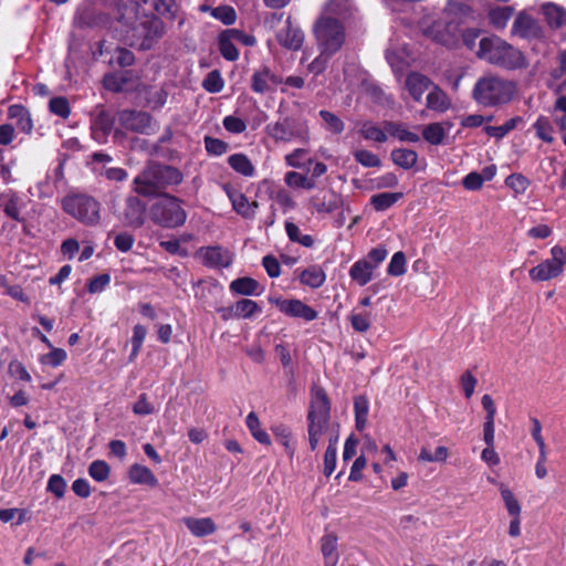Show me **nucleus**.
Returning a JSON list of instances; mask_svg holds the SVG:
<instances>
[{
	"instance_id": "f257e3e1",
	"label": "nucleus",
	"mask_w": 566,
	"mask_h": 566,
	"mask_svg": "<svg viewBox=\"0 0 566 566\" xmlns=\"http://www.w3.org/2000/svg\"><path fill=\"white\" fill-rule=\"evenodd\" d=\"M476 56L490 64L518 70L527 66L525 55L512 44L496 35L482 38L479 42Z\"/></svg>"
},
{
	"instance_id": "f03ea898",
	"label": "nucleus",
	"mask_w": 566,
	"mask_h": 566,
	"mask_svg": "<svg viewBox=\"0 0 566 566\" xmlns=\"http://www.w3.org/2000/svg\"><path fill=\"white\" fill-rule=\"evenodd\" d=\"M182 178L175 167L150 163L135 177V191L145 197L156 196L168 186L179 185Z\"/></svg>"
},
{
	"instance_id": "7ed1b4c3",
	"label": "nucleus",
	"mask_w": 566,
	"mask_h": 566,
	"mask_svg": "<svg viewBox=\"0 0 566 566\" xmlns=\"http://www.w3.org/2000/svg\"><path fill=\"white\" fill-rule=\"evenodd\" d=\"M331 427V403L323 388L313 389V397L307 412V436L310 449L315 451L321 439Z\"/></svg>"
},
{
	"instance_id": "20e7f679",
	"label": "nucleus",
	"mask_w": 566,
	"mask_h": 566,
	"mask_svg": "<svg viewBox=\"0 0 566 566\" xmlns=\"http://www.w3.org/2000/svg\"><path fill=\"white\" fill-rule=\"evenodd\" d=\"M515 93L513 82L500 76L489 75L480 77L473 90V99L485 107H493L509 103Z\"/></svg>"
},
{
	"instance_id": "39448f33",
	"label": "nucleus",
	"mask_w": 566,
	"mask_h": 566,
	"mask_svg": "<svg viewBox=\"0 0 566 566\" xmlns=\"http://www.w3.org/2000/svg\"><path fill=\"white\" fill-rule=\"evenodd\" d=\"M313 34L318 51L324 54H336L346 41L343 23L331 15H319L313 25Z\"/></svg>"
},
{
	"instance_id": "423d86ee",
	"label": "nucleus",
	"mask_w": 566,
	"mask_h": 566,
	"mask_svg": "<svg viewBox=\"0 0 566 566\" xmlns=\"http://www.w3.org/2000/svg\"><path fill=\"white\" fill-rule=\"evenodd\" d=\"M62 210L86 227L101 222V202L86 193H69L61 201Z\"/></svg>"
},
{
	"instance_id": "0eeeda50",
	"label": "nucleus",
	"mask_w": 566,
	"mask_h": 566,
	"mask_svg": "<svg viewBox=\"0 0 566 566\" xmlns=\"http://www.w3.org/2000/svg\"><path fill=\"white\" fill-rule=\"evenodd\" d=\"M149 216L154 223L168 229L181 227L187 220L182 201L168 193H164L151 205Z\"/></svg>"
},
{
	"instance_id": "6e6552de",
	"label": "nucleus",
	"mask_w": 566,
	"mask_h": 566,
	"mask_svg": "<svg viewBox=\"0 0 566 566\" xmlns=\"http://www.w3.org/2000/svg\"><path fill=\"white\" fill-rule=\"evenodd\" d=\"M266 135L275 143H290L297 140L308 143L310 128L305 120L285 117L281 120L270 123L265 126Z\"/></svg>"
},
{
	"instance_id": "1a4fd4ad",
	"label": "nucleus",
	"mask_w": 566,
	"mask_h": 566,
	"mask_svg": "<svg viewBox=\"0 0 566 566\" xmlns=\"http://www.w3.org/2000/svg\"><path fill=\"white\" fill-rule=\"evenodd\" d=\"M552 258L544 260L528 272L532 281L544 282L559 276L564 270L565 252L559 245L551 249Z\"/></svg>"
},
{
	"instance_id": "9d476101",
	"label": "nucleus",
	"mask_w": 566,
	"mask_h": 566,
	"mask_svg": "<svg viewBox=\"0 0 566 566\" xmlns=\"http://www.w3.org/2000/svg\"><path fill=\"white\" fill-rule=\"evenodd\" d=\"M119 124L132 132L150 135L158 128L157 123L146 112L124 109L118 114Z\"/></svg>"
},
{
	"instance_id": "9b49d317",
	"label": "nucleus",
	"mask_w": 566,
	"mask_h": 566,
	"mask_svg": "<svg viewBox=\"0 0 566 566\" xmlns=\"http://www.w3.org/2000/svg\"><path fill=\"white\" fill-rule=\"evenodd\" d=\"M117 218L125 227L138 229L144 226L146 220V203L138 197L129 196L125 199Z\"/></svg>"
},
{
	"instance_id": "f8f14e48",
	"label": "nucleus",
	"mask_w": 566,
	"mask_h": 566,
	"mask_svg": "<svg viewBox=\"0 0 566 566\" xmlns=\"http://www.w3.org/2000/svg\"><path fill=\"white\" fill-rule=\"evenodd\" d=\"M269 302L275 304L282 313L291 317L303 318L306 322H311L317 317V312L300 300L270 297Z\"/></svg>"
},
{
	"instance_id": "ddd939ff",
	"label": "nucleus",
	"mask_w": 566,
	"mask_h": 566,
	"mask_svg": "<svg viewBox=\"0 0 566 566\" xmlns=\"http://www.w3.org/2000/svg\"><path fill=\"white\" fill-rule=\"evenodd\" d=\"M0 207L8 218L18 222H24L22 210L27 207V201L17 191L8 189L1 192Z\"/></svg>"
},
{
	"instance_id": "4468645a",
	"label": "nucleus",
	"mask_w": 566,
	"mask_h": 566,
	"mask_svg": "<svg viewBox=\"0 0 566 566\" xmlns=\"http://www.w3.org/2000/svg\"><path fill=\"white\" fill-rule=\"evenodd\" d=\"M134 36L143 39L142 48L148 49L155 39L165 33V25L158 18H146L134 28Z\"/></svg>"
},
{
	"instance_id": "2eb2a0df",
	"label": "nucleus",
	"mask_w": 566,
	"mask_h": 566,
	"mask_svg": "<svg viewBox=\"0 0 566 566\" xmlns=\"http://www.w3.org/2000/svg\"><path fill=\"white\" fill-rule=\"evenodd\" d=\"M198 253L202 263L209 268H228L233 260L232 253L219 245L201 248Z\"/></svg>"
},
{
	"instance_id": "dca6fc26",
	"label": "nucleus",
	"mask_w": 566,
	"mask_h": 566,
	"mask_svg": "<svg viewBox=\"0 0 566 566\" xmlns=\"http://www.w3.org/2000/svg\"><path fill=\"white\" fill-rule=\"evenodd\" d=\"M512 33L523 39H538L542 36L539 23L530 14L520 12L512 25Z\"/></svg>"
},
{
	"instance_id": "f3484780",
	"label": "nucleus",
	"mask_w": 566,
	"mask_h": 566,
	"mask_svg": "<svg viewBox=\"0 0 566 566\" xmlns=\"http://www.w3.org/2000/svg\"><path fill=\"white\" fill-rule=\"evenodd\" d=\"M281 80L268 66L254 71L251 76V88L256 94L274 92Z\"/></svg>"
},
{
	"instance_id": "a211bd4d",
	"label": "nucleus",
	"mask_w": 566,
	"mask_h": 566,
	"mask_svg": "<svg viewBox=\"0 0 566 566\" xmlns=\"http://www.w3.org/2000/svg\"><path fill=\"white\" fill-rule=\"evenodd\" d=\"M277 41L285 49L297 51L304 43V33L298 27L292 24L291 18H287L286 27L277 33Z\"/></svg>"
},
{
	"instance_id": "6ab92c4d",
	"label": "nucleus",
	"mask_w": 566,
	"mask_h": 566,
	"mask_svg": "<svg viewBox=\"0 0 566 566\" xmlns=\"http://www.w3.org/2000/svg\"><path fill=\"white\" fill-rule=\"evenodd\" d=\"M229 289L233 294L247 296L261 295L264 290L262 286H260L256 280L249 276L233 280L230 283Z\"/></svg>"
},
{
	"instance_id": "aec40b11",
	"label": "nucleus",
	"mask_w": 566,
	"mask_h": 566,
	"mask_svg": "<svg viewBox=\"0 0 566 566\" xmlns=\"http://www.w3.org/2000/svg\"><path fill=\"white\" fill-rule=\"evenodd\" d=\"M374 271L375 265L367 259H361L352 265L349 276L358 285L365 286L373 280Z\"/></svg>"
},
{
	"instance_id": "412c9836",
	"label": "nucleus",
	"mask_w": 566,
	"mask_h": 566,
	"mask_svg": "<svg viewBox=\"0 0 566 566\" xmlns=\"http://www.w3.org/2000/svg\"><path fill=\"white\" fill-rule=\"evenodd\" d=\"M229 199L231 200L233 209L244 218H253L258 203L249 202L248 198L237 190L227 189Z\"/></svg>"
},
{
	"instance_id": "4be33fe9",
	"label": "nucleus",
	"mask_w": 566,
	"mask_h": 566,
	"mask_svg": "<svg viewBox=\"0 0 566 566\" xmlns=\"http://www.w3.org/2000/svg\"><path fill=\"white\" fill-rule=\"evenodd\" d=\"M184 523L190 533L197 537H203L217 531V526L211 517H186Z\"/></svg>"
},
{
	"instance_id": "5701e85b",
	"label": "nucleus",
	"mask_w": 566,
	"mask_h": 566,
	"mask_svg": "<svg viewBox=\"0 0 566 566\" xmlns=\"http://www.w3.org/2000/svg\"><path fill=\"white\" fill-rule=\"evenodd\" d=\"M337 539L334 533H326L321 539V552L325 566H336L338 563Z\"/></svg>"
},
{
	"instance_id": "b1692460",
	"label": "nucleus",
	"mask_w": 566,
	"mask_h": 566,
	"mask_svg": "<svg viewBox=\"0 0 566 566\" xmlns=\"http://www.w3.org/2000/svg\"><path fill=\"white\" fill-rule=\"evenodd\" d=\"M542 12L552 29H560L566 25V9L563 7L552 2L544 3Z\"/></svg>"
},
{
	"instance_id": "393cba45",
	"label": "nucleus",
	"mask_w": 566,
	"mask_h": 566,
	"mask_svg": "<svg viewBox=\"0 0 566 566\" xmlns=\"http://www.w3.org/2000/svg\"><path fill=\"white\" fill-rule=\"evenodd\" d=\"M312 205L317 212L331 213L340 207L342 198L335 191H328L323 196L313 197Z\"/></svg>"
},
{
	"instance_id": "a878e982",
	"label": "nucleus",
	"mask_w": 566,
	"mask_h": 566,
	"mask_svg": "<svg viewBox=\"0 0 566 566\" xmlns=\"http://www.w3.org/2000/svg\"><path fill=\"white\" fill-rule=\"evenodd\" d=\"M384 128L388 135L397 138L399 142L418 143L420 137L417 133L410 132L406 125L397 122H384Z\"/></svg>"
},
{
	"instance_id": "bb28decb",
	"label": "nucleus",
	"mask_w": 566,
	"mask_h": 566,
	"mask_svg": "<svg viewBox=\"0 0 566 566\" xmlns=\"http://www.w3.org/2000/svg\"><path fill=\"white\" fill-rule=\"evenodd\" d=\"M353 6L349 0H329L321 15H331L338 21L346 20L352 15Z\"/></svg>"
},
{
	"instance_id": "cd10ccee",
	"label": "nucleus",
	"mask_w": 566,
	"mask_h": 566,
	"mask_svg": "<svg viewBox=\"0 0 566 566\" xmlns=\"http://www.w3.org/2000/svg\"><path fill=\"white\" fill-rule=\"evenodd\" d=\"M129 480L135 484H146L155 488L158 485V480L155 474L145 465L133 464L128 472Z\"/></svg>"
},
{
	"instance_id": "c85d7f7f",
	"label": "nucleus",
	"mask_w": 566,
	"mask_h": 566,
	"mask_svg": "<svg viewBox=\"0 0 566 566\" xmlns=\"http://www.w3.org/2000/svg\"><path fill=\"white\" fill-rule=\"evenodd\" d=\"M429 85V78L419 73H410L406 80L407 90L417 102L421 99Z\"/></svg>"
},
{
	"instance_id": "c756f323",
	"label": "nucleus",
	"mask_w": 566,
	"mask_h": 566,
	"mask_svg": "<svg viewBox=\"0 0 566 566\" xmlns=\"http://www.w3.org/2000/svg\"><path fill=\"white\" fill-rule=\"evenodd\" d=\"M8 115L10 118L17 120L18 128L25 133L30 134L33 129V123L30 116L29 111L22 105H11L8 109Z\"/></svg>"
},
{
	"instance_id": "7c9ffc66",
	"label": "nucleus",
	"mask_w": 566,
	"mask_h": 566,
	"mask_svg": "<svg viewBox=\"0 0 566 566\" xmlns=\"http://www.w3.org/2000/svg\"><path fill=\"white\" fill-rule=\"evenodd\" d=\"M74 20L81 28L95 27L104 21V15L97 13L94 8L86 6L77 10Z\"/></svg>"
},
{
	"instance_id": "2f4dec72",
	"label": "nucleus",
	"mask_w": 566,
	"mask_h": 566,
	"mask_svg": "<svg viewBox=\"0 0 566 566\" xmlns=\"http://www.w3.org/2000/svg\"><path fill=\"white\" fill-rule=\"evenodd\" d=\"M325 280L326 274L318 265H311L300 274L301 283L313 289L322 286Z\"/></svg>"
},
{
	"instance_id": "473e14b6",
	"label": "nucleus",
	"mask_w": 566,
	"mask_h": 566,
	"mask_svg": "<svg viewBox=\"0 0 566 566\" xmlns=\"http://www.w3.org/2000/svg\"><path fill=\"white\" fill-rule=\"evenodd\" d=\"M228 164L235 172L244 177H252L254 175V166L244 154L238 153L229 156Z\"/></svg>"
},
{
	"instance_id": "72a5a7b5",
	"label": "nucleus",
	"mask_w": 566,
	"mask_h": 566,
	"mask_svg": "<svg viewBox=\"0 0 566 566\" xmlns=\"http://www.w3.org/2000/svg\"><path fill=\"white\" fill-rule=\"evenodd\" d=\"M390 157L394 164L402 169H411L418 160V154L415 150L407 148L394 149Z\"/></svg>"
},
{
	"instance_id": "f704fd0d",
	"label": "nucleus",
	"mask_w": 566,
	"mask_h": 566,
	"mask_svg": "<svg viewBox=\"0 0 566 566\" xmlns=\"http://www.w3.org/2000/svg\"><path fill=\"white\" fill-rule=\"evenodd\" d=\"M401 198V192H381L371 196L369 202L376 211H386Z\"/></svg>"
},
{
	"instance_id": "c9c22d12",
	"label": "nucleus",
	"mask_w": 566,
	"mask_h": 566,
	"mask_svg": "<svg viewBox=\"0 0 566 566\" xmlns=\"http://www.w3.org/2000/svg\"><path fill=\"white\" fill-rule=\"evenodd\" d=\"M427 107L429 109L443 113L449 109L450 101L442 90L433 87V90L427 95Z\"/></svg>"
},
{
	"instance_id": "e433bc0d",
	"label": "nucleus",
	"mask_w": 566,
	"mask_h": 566,
	"mask_svg": "<svg viewBox=\"0 0 566 566\" xmlns=\"http://www.w3.org/2000/svg\"><path fill=\"white\" fill-rule=\"evenodd\" d=\"M284 182L293 189L312 190L316 187V181L313 178L296 171H287L284 176Z\"/></svg>"
},
{
	"instance_id": "4c0bfd02",
	"label": "nucleus",
	"mask_w": 566,
	"mask_h": 566,
	"mask_svg": "<svg viewBox=\"0 0 566 566\" xmlns=\"http://www.w3.org/2000/svg\"><path fill=\"white\" fill-rule=\"evenodd\" d=\"M354 411L356 429L361 431L365 429L367 423V417L369 412V401L366 396H357L354 399Z\"/></svg>"
},
{
	"instance_id": "58836bf2",
	"label": "nucleus",
	"mask_w": 566,
	"mask_h": 566,
	"mask_svg": "<svg viewBox=\"0 0 566 566\" xmlns=\"http://www.w3.org/2000/svg\"><path fill=\"white\" fill-rule=\"evenodd\" d=\"M247 427L249 428L252 437L260 443L271 444L270 436L261 428L260 420L254 412H250L245 419Z\"/></svg>"
},
{
	"instance_id": "ea45409f",
	"label": "nucleus",
	"mask_w": 566,
	"mask_h": 566,
	"mask_svg": "<svg viewBox=\"0 0 566 566\" xmlns=\"http://www.w3.org/2000/svg\"><path fill=\"white\" fill-rule=\"evenodd\" d=\"M360 134L366 140L376 143H385L387 140V132L373 122H364L360 126Z\"/></svg>"
},
{
	"instance_id": "a19ab883",
	"label": "nucleus",
	"mask_w": 566,
	"mask_h": 566,
	"mask_svg": "<svg viewBox=\"0 0 566 566\" xmlns=\"http://www.w3.org/2000/svg\"><path fill=\"white\" fill-rule=\"evenodd\" d=\"M512 7H497L489 12L490 23L495 29H504L513 14Z\"/></svg>"
},
{
	"instance_id": "79ce46f5",
	"label": "nucleus",
	"mask_w": 566,
	"mask_h": 566,
	"mask_svg": "<svg viewBox=\"0 0 566 566\" xmlns=\"http://www.w3.org/2000/svg\"><path fill=\"white\" fill-rule=\"evenodd\" d=\"M259 304L250 298H242L234 303V313L237 318H251L254 314L260 313Z\"/></svg>"
},
{
	"instance_id": "37998d69",
	"label": "nucleus",
	"mask_w": 566,
	"mask_h": 566,
	"mask_svg": "<svg viewBox=\"0 0 566 566\" xmlns=\"http://www.w3.org/2000/svg\"><path fill=\"white\" fill-rule=\"evenodd\" d=\"M234 40L224 31L219 38V50L221 55L228 61H235L239 57V51L234 45Z\"/></svg>"
},
{
	"instance_id": "c03bdc74",
	"label": "nucleus",
	"mask_w": 566,
	"mask_h": 566,
	"mask_svg": "<svg viewBox=\"0 0 566 566\" xmlns=\"http://www.w3.org/2000/svg\"><path fill=\"white\" fill-rule=\"evenodd\" d=\"M349 322L355 332L365 333L370 328L371 314L369 312H357L354 310L349 315Z\"/></svg>"
},
{
	"instance_id": "a18cd8bd",
	"label": "nucleus",
	"mask_w": 566,
	"mask_h": 566,
	"mask_svg": "<svg viewBox=\"0 0 566 566\" xmlns=\"http://www.w3.org/2000/svg\"><path fill=\"white\" fill-rule=\"evenodd\" d=\"M422 135L431 145H440L446 137V130L440 123H432L423 128Z\"/></svg>"
},
{
	"instance_id": "49530a36",
	"label": "nucleus",
	"mask_w": 566,
	"mask_h": 566,
	"mask_svg": "<svg viewBox=\"0 0 566 566\" xmlns=\"http://www.w3.org/2000/svg\"><path fill=\"white\" fill-rule=\"evenodd\" d=\"M500 492H501L502 500L504 502V505H505L509 514L512 517H516V515H521L522 509H521L518 501L514 496L513 492L509 488H506L504 484L500 485Z\"/></svg>"
},
{
	"instance_id": "de8ad7c7",
	"label": "nucleus",
	"mask_w": 566,
	"mask_h": 566,
	"mask_svg": "<svg viewBox=\"0 0 566 566\" xmlns=\"http://www.w3.org/2000/svg\"><path fill=\"white\" fill-rule=\"evenodd\" d=\"M536 136L546 143H553V126L545 116H539L533 125Z\"/></svg>"
},
{
	"instance_id": "09e8293b",
	"label": "nucleus",
	"mask_w": 566,
	"mask_h": 566,
	"mask_svg": "<svg viewBox=\"0 0 566 566\" xmlns=\"http://www.w3.org/2000/svg\"><path fill=\"white\" fill-rule=\"evenodd\" d=\"M319 117L322 118L325 128L334 134H340L345 128L344 122L334 113L322 109L319 112Z\"/></svg>"
},
{
	"instance_id": "8fccbe9b",
	"label": "nucleus",
	"mask_w": 566,
	"mask_h": 566,
	"mask_svg": "<svg viewBox=\"0 0 566 566\" xmlns=\"http://www.w3.org/2000/svg\"><path fill=\"white\" fill-rule=\"evenodd\" d=\"M49 109L52 114L61 118H67L71 114L70 103L66 97L56 96L50 99Z\"/></svg>"
},
{
	"instance_id": "3c124183",
	"label": "nucleus",
	"mask_w": 566,
	"mask_h": 566,
	"mask_svg": "<svg viewBox=\"0 0 566 566\" xmlns=\"http://www.w3.org/2000/svg\"><path fill=\"white\" fill-rule=\"evenodd\" d=\"M223 86L224 81L218 70L209 72L202 82V87L209 93H219Z\"/></svg>"
},
{
	"instance_id": "603ef678",
	"label": "nucleus",
	"mask_w": 566,
	"mask_h": 566,
	"mask_svg": "<svg viewBox=\"0 0 566 566\" xmlns=\"http://www.w3.org/2000/svg\"><path fill=\"white\" fill-rule=\"evenodd\" d=\"M355 160L364 167L377 168L381 166V160L374 153L366 149H358L353 153Z\"/></svg>"
},
{
	"instance_id": "864d4df0",
	"label": "nucleus",
	"mask_w": 566,
	"mask_h": 566,
	"mask_svg": "<svg viewBox=\"0 0 566 566\" xmlns=\"http://www.w3.org/2000/svg\"><path fill=\"white\" fill-rule=\"evenodd\" d=\"M109 465L103 460H95L88 467V474L97 482H104L109 476Z\"/></svg>"
},
{
	"instance_id": "5fc2aeb1",
	"label": "nucleus",
	"mask_w": 566,
	"mask_h": 566,
	"mask_svg": "<svg viewBox=\"0 0 566 566\" xmlns=\"http://www.w3.org/2000/svg\"><path fill=\"white\" fill-rule=\"evenodd\" d=\"M520 120L521 119L518 117H514V118L509 119L505 124H503L501 126H486L484 128V132L491 137L501 139L505 135H507L511 130H513Z\"/></svg>"
},
{
	"instance_id": "6e6d98bb",
	"label": "nucleus",
	"mask_w": 566,
	"mask_h": 566,
	"mask_svg": "<svg viewBox=\"0 0 566 566\" xmlns=\"http://www.w3.org/2000/svg\"><path fill=\"white\" fill-rule=\"evenodd\" d=\"M274 433L280 443L284 447L286 453L292 458L295 452L294 444L292 442V433L289 428L284 426L276 427Z\"/></svg>"
},
{
	"instance_id": "4d7b16f0",
	"label": "nucleus",
	"mask_w": 566,
	"mask_h": 566,
	"mask_svg": "<svg viewBox=\"0 0 566 566\" xmlns=\"http://www.w3.org/2000/svg\"><path fill=\"white\" fill-rule=\"evenodd\" d=\"M388 274L392 276H400L406 273V255L403 252H396L387 268Z\"/></svg>"
},
{
	"instance_id": "13d9d810",
	"label": "nucleus",
	"mask_w": 566,
	"mask_h": 566,
	"mask_svg": "<svg viewBox=\"0 0 566 566\" xmlns=\"http://www.w3.org/2000/svg\"><path fill=\"white\" fill-rule=\"evenodd\" d=\"M203 142L207 153L212 156H221L228 151L229 145L219 138L206 136Z\"/></svg>"
},
{
	"instance_id": "bf43d9fd",
	"label": "nucleus",
	"mask_w": 566,
	"mask_h": 566,
	"mask_svg": "<svg viewBox=\"0 0 566 566\" xmlns=\"http://www.w3.org/2000/svg\"><path fill=\"white\" fill-rule=\"evenodd\" d=\"M212 17L220 20L223 24L230 25L234 23L237 14L233 8L228 6L217 7L211 10Z\"/></svg>"
},
{
	"instance_id": "052dcab7",
	"label": "nucleus",
	"mask_w": 566,
	"mask_h": 566,
	"mask_svg": "<svg viewBox=\"0 0 566 566\" xmlns=\"http://www.w3.org/2000/svg\"><path fill=\"white\" fill-rule=\"evenodd\" d=\"M154 8L163 17L171 20L176 17L177 6L175 0H155Z\"/></svg>"
},
{
	"instance_id": "680f3d73",
	"label": "nucleus",
	"mask_w": 566,
	"mask_h": 566,
	"mask_svg": "<svg viewBox=\"0 0 566 566\" xmlns=\"http://www.w3.org/2000/svg\"><path fill=\"white\" fill-rule=\"evenodd\" d=\"M8 371L11 376L17 377L25 382H30L32 380L30 373L27 370L24 365L18 359H12L9 363Z\"/></svg>"
},
{
	"instance_id": "e2e57ef3",
	"label": "nucleus",
	"mask_w": 566,
	"mask_h": 566,
	"mask_svg": "<svg viewBox=\"0 0 566 566\" xmlns=\"http://www.w3.org/2000/svg\"><path fill=\"white\" fill-rule=\"evenodd\" d=\"M223 127L232 134H241L247 129V124L243 119L229 115L222 120Z\"/></svg>"
},
{
	"instance_id": "0e129e2a",
	"label": "nucleus",
	"mask_w": 566,
	"mask_h": 566,
	"mask_svg": "<svg viewBox=\"0 0 566 566\" xmlns=\"http://www.w3.org/2000/svg\"><path fill=\"white\" fill-rule=\"evenodd\" d=\"M66 490L65 480L59 475L53 474L48 481V491L52 492L56 497L61 499L64 496Z\"/></svg>"
},
{
	"instance_id": "69168bd1",
	"label": "nucleus",
	"mask_w": 566,
	"mask_h": 566,
	"mask_svg": "<svg viewBox=\"0 0 566 566\" xmlns=\"http://www.w3.org/2000/svg\"><path fill=\"white\" fill-rule=\"evenodd\" d=\"M505 185L516 193H523L528 187V180L520 174H512L506 178Z\"/></svg>"
},
{
	"instance_id": "338daca9",
	"label": "nucleus",
	"mask_w": 566,
	"mask_h": 566,
	"mask_svg": "<svg viewBox=\"0 0 566 566\" xmlns=\"http://www.w3.org/2000/svg\"><path fill=\"white\" fill-rule=\"evenodd\" d=\"M333 55L324 54L323 51H319V54L308 64V71L315 75L323 73Z\"/></svg>"
},
{
	"instance_id": "774afa93",
	"label": "nucleus",
	"mask_w": 566,
	"mask_h": 566,
	"mask_svg": "<svg viewBox=\"0 0 566 566\" xmlns=\"http://www.w3.org/2000/svg\"><path fill=\"white\" fill-rule=\"evenodd\" d=\"M135 242V238L133 234L128 232H120L116 234L114 239V245L120 252H128L132 250Z\"/></svg>"
}]
</instances>
